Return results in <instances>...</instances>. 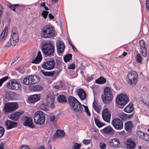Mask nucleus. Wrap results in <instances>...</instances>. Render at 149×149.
Wrapping results in <instances>:
<instances>
[{
  "mask_svg": "<svg viewBox=\"0 0 149 149\" xmlns=\"http://www.w3.org/2000/svg\"><path fill=\"white\" fill-rule=\"evenodd\" d=\"M41 50L44 54L48 56H52L55 50L54 46L51 42H46L43 44Z\"/></svg>",
  "mask_w": 149,
  "mask_h": 149,
  "instance_id": "f257e3e1",
  "label": "nucleus"
},
{
  "mask_svg": "<svg viewBox=\"0 0 149 149\" xmlns=\"http://www.w3.org/2000/svg\"><path fill=\"white\" fill-rule=\"evenodd\" d=\"M54 98L53 95L51 94L48 95L46 97L47 104L42 103L40 106V109L42 110H46L47 107L52 108L54 106Z\"/></svg>",
  "mask_w": 149,
  "mask_h": 149,
  "instance_id": "f03ea898",
  "label": "nucleus"
},
{
  "mask_svg": "<svg viewBox=\"0 0 149 149\" xmlns=\"http://www.w3.org/2000/svg\"><path fill=\"white\" fill-rule=\"evenodd\" d=\"M45 114L41 111H36L34 115V121L37 124H43L45 122Z\"/></svg>",
  "mask_w": 149,
  "mask_h": 149,
  "instance_id": "7ed1b4c3",
  "label": "nucleus"
},
{
  "mask_svg": "<svg viewBox=\"0 0 149 149\" xmlns=\"http://www.w3.org/2000/svg\"><path fill=\"white\" fill-rule=\"evenodd\" d=\"M41 33L45 38L51 37L55 35V31L53 27L50 26L44 27L42 29Z\"/></svg>",
  "mask_w": 149,
  "mask_h": 149,
  "instance_id": "20e7f679",
  "label": "nucleus"
},
{
  "mask_svg": "<svg viewBox=\"0 0 149 149\" xmlns=\"http://www.w3.org/2000/svg\"><path fill=\"white\" fill-rule=\"evenodd\" d=\"M138 75L136 72L131 71L128 73L127 79L128 83L132 86H135L137 82Z\"/></svg>",
  "mask_w": 149,
  "mask_h": 149,
  "instance_id": "39448f33",
  "label": "nucleus"
},
{
  "mask_svg": "<svg viewBox=\"0 0 149 149\" xmlns=\"http://www.w3.org/2000/svg\"><path fill=\"white\" fill-rule=\"evenodd\" d=\"M104 97H102L103 102L104 103H109L113 98L111 89L108 87H106L104 90Z\"/></svg>",
  "mask_w": 149,
  "mask_h": 149,
  "instance_id": "423d86ee",
  "label": "nucleus"
},
{
  "mask_svg": "<svg viewBox=\"0 0 149 149\" xmlns=\"http://www.w3.org/2000/svg\"><path fill=\"white\" fill-rule=\"evenodd\" d=\"M75 111H79L81 112L84 109V111L85 112L87 115L88 116L91 115V113L89 111L88 107L84 105H82L78 101L77 102L71 107Z\"/></svg>",
  "mask_w": 149,
  "mask_h": 149,
  "instance_id": "0eeeda50",
  "label": "nucleus"
},
{
  "mask_svg": "<svg viewBox=\"0 0 149 149\" xmlns=\"http://www.w3.org/2000/svg\"><path fill=\"white\" fill-rule=\"evenodd\" d=\"M116 100V103L118 105L124 106L128 102L129 98L126 94L122 93L117 95Z\"/></svg>",
  "mask_w": 149,
  "mask_h": 149,
  "instance_id": "6e6552de",
  "label": "nucleus"
},
{
  "mask_svg": "<svg viewBox=\"0 0 149 149\" xmlns=\"http://www.w3.org/2000/svg\"><path fill=\"white\" fill-rule=\"evenodd\" d=\"M18 107V104L16 102H8L4 105L3 110L5 112H11L14 111Z\"/></svg>",
  "mask_w": 149,
  "mask_h": 149,
  "instance_id": "1a4fd4ad",
  "label": "nucleus"
},
{
  "mask_svg": "<svg viewBox=\"0 0 149 149\" xmlns=\"http://www.w3.org/2000/svg\"><path fill=\"white\" fill-rule=\"evenodd\" d=\"M38 78L36 75L28 76L24 79L23 82L26 85H31L36 83L38 80Z\"/></svg>",
  "mask_w": 149,
  "mask_h": 149,
  "instance_id": "9d476101",
  "label": "nucleus"
},
{
  "mask_svg": "<svg viewBox=\"0 0 149 149\" xmlns=\"http://www.w3.org/2000/svg\"><path fill=\"white\" fill-rule=\"evenodd\" d=\"M113 126L116 129L121 130L123 127V124L122 122L119 118H115L111 122Z\"/></svg>",
  "mask_w": 149,
  "mask_h": 149,
  "instance_id": "9b49d317",
  "label": "nucleus"
},
{
  "mask_svg": "<svg viewBox=\"0 0 149 149\" xmlns=\"http://www.w3.org/2000/svg\"><path fill=\"white\" fill-rule=\"evenodd\" d=\"M102 115L103 119L105 121L108 123L110 122L111 114L107 108H105L103 109Z\"/></svg>",
  "mask_w": 149,
  "mask_h": 149,
  "instance_id": "f8f14e48",
  "label": "nucleus"
},
{
  "mask_svg": "<svg viewBox=\"0 0 149 149\" xmlns=\"http://www.w3.org/2000/svg\"><path fill=\"white\" fill-rule=\"evenodd\" d=\"M55 65V61L54 60H51L44 62L42 64V67L45 69L51 70L54 68Z\"/></svg>",
  "mask_w": 149,
  "mask_h": 149,
  "instance_id": "ddd939ff",
  "label": "nucleus"
},
{
  "mask_svg": "<svg viewBox=\"0 0 149 149\" xmlns=\"http://www.w3.org/2000/svg\"><path fill=\"white\" fill-rule=\"evenodd\" d=\"M7 87L13 90H17L19 87V85L16 80H13L7 83Z\"/></svg>",
  "mask_w": 149,
  "mask_h": 149,
  "instance_id": "4468645a",
  "label": "nucleus"
},
{
  "mask_svg": "<svg viewBox=\"0 0 149 149\" xmlns=\"http://www.w3.org/2000/svg\"><path fill=\"white\" fill-rule=\"evenodd\" d=\"M22 122L24 125L27 126L31 128H33L34 126L32 120L30 118L25 116L22 118Z\"/></svg>",
  "mask_w": 149,
  "mask_h": 149,
  "instance_id": "2eb2a0df",
  "label": "nucleus"
},
{
  "mask_svg": "<svg viewBox=\"0 0 149 149\" xmlns=\"http://www.w3.org/2000/svg\"><path fill=\"white\" fill-rule=\"evenodd\" d=\"M18 40L19 37L17 33L15 32H12L10 40L11 41L12 46L16 45L18 41Z\"/></svg>",
  "mask_w": 149,
  "mask_h": 149,
  "instance_id": "dca6fc26",
  "label": "nucleus"
},
{
  "mask_svg": "<svg viewBox=\"0 0 149 149\" xmlns=\"http://www.w3.org/2000/svg\"><path fill=\"white\" fill-rule=\"evenodd\" d=\"M18 94L13 91L7 92L6 93L5 98L8 100H13L16 99Z\"/></svg>",
  "mask_w": 149,
  "mask_h": 149,
  "instance_id": "f3484780",
  "label": "nucleus"
},
{
  "mask_svg": "<svg viewBox=\"0 0 149 149\" xmlns=\"http://www.w3.org/2000/svg\"><path fill=\"white\" fill-rule=\"evenodd\" d=\"M56 45L58 52L60 54L63 53L65 48L64 43L61 40H58L57 42Z\"/></svg>",
  "mask_w": 149,
  "mask_h": 149,
  "instance_id": "a211bd4d",
  "label": "nucleus"
},
{
  "mask_svg": "<svg viewBox=\"0 0 149 149\" xmlns=\"http://www.w3.org/2000/svg\"><path fill=\"white\" fill-rule=\"evenodd\" d=\"M139 45L141 53L143 56L144 57H146L147 55L146 48L145 44V42L143 40L139 41Z\"/></svg>",
  "mask_w": 149,
  "mask_h": 149,
  "instance_id": "6ab92c4d",
  "label": "nucleus"
},
{
  "mask_svg": "<svg viewBox=\"0 0 149 149\" xmlns=\"http://www.w3.org/2000/svg\"><path fill=\"white\" fill-rule=\"evenodd\" d=\"M76 92L81 100H84L86 98V94L83 89L81 88H77L76 90Z\"/></svg>",
  "mask_w": 149,
  "mask_h": 149,
  "instance_id": "aec40b11",
  "label": "nucleus"
},
{
  "mask_svg": "<svg viewBox=\"0 0 149 149\" xmlns=\"http://www.w3.org/2000/svg\"><path fill=\"white\" fill-rule=\"evenodd\" d=\"M110 145L115 148L119 147L120 142L119 140L116 138H113L110 140L109 141Z\"/></svg>",
  "mask_w": 149,
  "mask_h": 149,
  "instance_id": "412c9836",
  "label": "nucleus"
},
{
  "mask_svg": "<svg viewBox=\"0 0 149 149\" xmlns=\"http://www.w3.org/2000/svg\"><path fill=\"white\" fill-rule=\"evenodd\" d=\"M40 95L39 94H35L31 95L28 98L29 102L31 103H34L40 100Z\"/></svg>",
  "mask_w": 149,
  "mask_h": 149,
  "instance_id": "4be33fe9",
  "label": "nucleus"
},
{
  "mask_svg": "<svg viewBox=\"0 0 149 149\" xmlns=\"http://www.w3.org/2000/svg\"><path fill=\"white\" fill-rule=\"evenodd\" d=\"M8 30L5 27L0 35V42H3L6 40L8 35Z\"/></svg>",
  "mask_w": 149,
  "mask_h": 149,
  "instance_id": "5701e85b",
  "label": "nucleus"
},
{
  "mask_svg": "<svg viewBox=\"0 0 149 149\" xmlns=\"http://www.w3.org/2000/svg\"><path fill=\"white\" fill-rule=\"evenodd\" d=\"M126 146L127 148L129 149H134L135 147V142L131 139H127L126 142Z\"/></svg>",
  "mask_w": 149,
  "mask_h": 149,
  "instance_id": "b1692460",
  "label": "nucleus"
},
{
  "mask_svg": "<svg viewBox=\"0 0 149 149\" xmlns=\"http://www.w3.org/2000/svg\"><path fill=\"white\" fill-rule=\"evenodd\" d=\"M5 125L8 129H10L16 126L17 124L15 122L8 120L6 122Z\"/></svg>",
  "mask_w": 149,
  "mask_h": 149,
  "instance_id": "393cba45",
  "label": "nucleus"
},
{
  "mask_svg": "<svg viewBox=\"0 0 149 149\" xmlns=\"http://www.w3.org/2000/svg\"><path fill=\"white\" fill-rule=\"evenodd\" d=\"M65 136V132L62 130H56L54 134V138H61Z\"/></svg>",
  "mask_w": 149,
  "mask_h": 149,
  "instance_id": "a878e982",
  "label": "nucleus"
},
{
  "mask_svg": "<svg viewBox=\"0 0 149 149\" xmlns=\"http://www.w3.org/2000/svg\"><path fill=\"white\" fill-rule=\"evenodd\" d=\"M133 126L132 122L131 121H128L125 124V129L127 132H130Z\"/></svg>",
  "mask_w": 149,
  "mask_h": 149,
  "instance_id": "bb28decb",
  "label": "nucleus"
},
{
  "mask_svg": "<svg viewBox=\"0 0 149 149\" xmlns=\"http://www.w3.org/2000/svg\"><path fill=\"white\" fill-rule=\"evenodd\" d=\"M42 57L41 53L40 51L38 52L36 58L32 61V63H39L42 60Z\"/></svg>",
  "mask_w": 149,
  "mask_h": 149,
  "instance_id": "cd10ccee",
  "label": "nucleus"
},
{
  "mask_svg": "<svg viewBox=\"0 0 149 149\" xmlns=\"http://www.w3.org/2000/svg\"><path fill=\"white\" fill-rule=\"evenodd\" d=\"M103 131L106 134H111L114 133V130L110 126H108L104 128Z\"/></svg>",
  "mask_w": 149,
  "mask_h": 149,
  "instance_id": "c85d7f7f",
  "label": "nucleus"
},
{
  "mask_svg": "<svg viewBox=\"0 0 149 149\" xmlns=\"http://www.w3.org/2000/svg\"><path fill=\"white\" fill-rule=\"evenodd\" d=\"M21 114V113L19 112L16 111L12 113L10 116V119L11 120L16 121L19 117Z\"/></svg>",
  "mask_w": 149,
  "mask_h": 149,
  "instance_id": "c756f323",
  "label": "nucleus"
},
{
  "mask_svg": "<svg viewBox=\"0 0 149 149\" xmlns=\"http://www.w3.org/2000/svg\"><path fill=\"white\" fill-rule=\"evenodd\" d=\"M78 101L76 99L73 97L70 96L68 98V102L71 107L73 106L74 104Z\"/></svg>",
  "mask_w": 149,
  "mask_h": 149,
  "instance_id": "7c9ffc66",
  "label": "nucleus"
},
{
  "mask_svg": "<svg viewBox=\"0 0 149 149\" xmlns=\"http://www.w3.org/2000/svg\"><path fill=\"white\" fill-rule=\"evenodd\" d=\"M124 111L128 113L132 112L134 110V107L132 104H129L124 109Z\"/></svg>",
  "mask_w": 149,
  "mask_h": 149,
  "instance_id": "2f4dec72",
  "label": "nucleus"
},
{
  "mask_svg": "<svg viewBox=\"0 0 149 149\" xmlns=\"http://www.w3.org/2000/svg\"><path fill=\"white\" fill-rule=\"evenodd\" d=\"M41 72L45 76H53L54 75V72L50 71V72H47L43 70H41Z\"/></svg>",
  "mask_w": 149,
  "mask_h": 149,
  "instance_id": "473e14b6",
  "label": "nucleus"
},
{
  "mask_svg": "<svg viewBox=\"0 0 149 149\" xmlns=\"http://www.w3.org/2000/svg\"><path fill=\"white\" fill-rule=\"evenodd\" d=\"M106 81V80L105 79L102 77H101L95 80V82L96 83L102 84L105 83Z\"/></svg>",
  "mask_w": 149,
  "mask_h": 149,
  "instance_id": "72a5a7b5",
  "label": "nucleus"
},
{
  "mask_svg": "<svg viewBox=\"0 0 149 149\" xmlns=\"http://www.w3.org/2000/svg\"><path fill=\"white\" fill-rule=\"evenodd\" d=\"M142 101L145 104L149 106V95L147 94H145Z\"/></svg>",
  "mask_w": 149,
  "mask_h": 149,
  "instance_id": "f704fd0d",
  "label": "nucleus"
},
{
  "mask_svg": "<svg viewBox=\"0 0 149 149\" xmlns=\"http://www.w3.org/2000/svg\"><path fill=\"white\" fill-rule=\"evenodd\" d=\"M57 100L58 102L61 103L66 102V100L65 97L64 95H59L57 97Z\"/></svg>",
  "mask_w": 149,
  "mask_h": 149,
  "instance_id": "c9c22d12",
  "label": "nucleus"
},
{
  "mask_svg": "<svg viewBox=\"0 0 149 149\" xmlns=\"http://www.w3.org/2000/svg\"><path fill=\"white\" fill-rule=\"evenodd\" d=\"M93 107L95 110L98 113L100 111V107L98 104L95 102V100L93 102Z\"/></svg>",
  "mask_w": 149,
  "mask_h": 149,
  "instance_id": "e433bc0d",
  "label": "nucleus"
},
{
  "mask_svg": "<svg viewBox=\"0 0 149 149\" xmlns=\"http://www.w3.org/2000/svg\"><path fill=\"white\" fill-rule=\"evenodd\" d=\"M133 114H132L130 115H127L125 114V113H123L120 114L119 117L120 118L124 120L127 117H128V118H129L131 117H133Z\"/></svg>",
  "mask_w": 149,
  "mask_h": 149,
  "instance_id": "4c0bfd02",
  "label": "nucleus"
},
{
  "mask_svg": "<svg viewBox=\"0 0 149 149\" xmlns=\"http://www.w3.org/2000/svg\"><path fill=\"white\" fill-rule=\"evenodd\" d=\"M42 87L40 85H37L33 86L32 87V89L34 91H38L41 90Z\"/></svg>",
  "mask_w": 149,
  "mask_h": 149,
  "instance_id": "58836bf2",
  "label": "nucleus"
},
{
  "mask_svg": "<svg viewBox=\"0 0 149 149\" xmlns=\"http://www.w3.org/2000/svg\"><path fill=\"white\" fill-rule=\"evenodd\" d=\"M145 134V133L140 130H138L137 132V136L142 139H143Z\"/></svg>",
  "mask_w": 149,
  "mask_h": 149,
  "instance_id": "ea45409f",
  "label": "nucleus"
},
{
  "mask_svg": "<svg viewBox=\"0 0 149 149\" xmlns=\"http://www.w3.org/2000/svg\"><path fill=\"white\" fill-rule=\"evenodd\" d=\"M95 121L96 124L98 127H101L104 125V123L100 122L97 119H95Z\"/></svg>",
  "mask_w": 149,
  "mask_h": 149,
  "instance_id": "a19ab883",
  "label": "nucleus"
},
{
  "mask_svg": "<svg viewBox=\"0 0 149 149\" xmlns=\"http://www.w3.org/2000/svg\"><path fill=\"white\" fill-rule=\"evenodd\" d=\"M58 117L57 116H56L54 115L51 116L50 117V119L51 121L53 123L56 122L58 119Z\"/></svg>",
  "mask_w": 149,
  "mask_h": 149,
  "instance_id": "79ce46f5",
  "label": "nucleus"
},
{
  "mask_svg": "<svg viewBox=\"0 0 149 149\" xmlns=\"http://www.w3.org/2000/svg\"><path fill=\"white\" fill-rule=\"evenodd\" d=\"M72 57V55L71 54L66 55L64 57V61L65 62L69 61Z\"/></svg>",
  "mask_w": 149,
  "mask_h": 149,
  "instance_id": "37998d69",
  "label": "nucleus"
},
{
  "mask_svg": "<svg viewBox=\"0 0 149 149\" xmlns=\"http://www.w3.org/2000/svg\"><path fill=\"white\" fill-rule=\"evenodd\" d=\"M81 147L80 145L77 143H74L72 144V149H79Z\"/></svg>",
  "mask_w": 149,
  "mask_h": 149,
  "instance_id": "c03bdc74",
  "label": "nucleus"
},
{
  "mask_svg": "<svg viewBox=\"0 0 149 149\" xmlns=\"http://www.w3.org/2000/svg\"><path fill=\"white\" fill-rule=\"evenodd\" d=\"M17 6H19V5L18 4L13 5V4H10L9 5V7L13 11H15L16 9H17Z\"/></svg>",
  "mask_w": 149,
  "mask_h": 149,
  "instance_id": "a18cd8bd",
  "label": "nucleus"
},
{
  "mask_svg": "<svg viewBox=\"0 0 149 149\" xmlns=\"http://www.w3.org/2000/svg\"><path fill=\"white\" fill-rule=\"evenodd\" d=\"M8 79V76H5L0 79V86H1L2 83L4 81H6Z\"/></svg>",
  "mask_w": 149,
  "mask_h": 149,
  "instance_id": "49530a36",
  "label": "nucleus"
},
{
  "mask_svg": "<svg viewBox=\"0 0 149 149\" xmlns=\"http://www.w3.org/2000/svg\"><path fill=\"white\" fill-rule=\"evenodd\" d=\"M82 142L85 145H88L91 143V141L90 139H84L83 141Z\"/></svg>",
  "mask_w": 149,
  "mask_h": 149,
  "instance_id": "de8ad7c7",
  "label": "nucleus"
},
{
  "mask_svg": "<svg viewBox=\"0 0 149 149\" xmlns=\"http://www.w3.org/2000/svg\"><path fill=\"white\" fill-rule=\"evenodd\" d=\"M12 45L11 43V41L7 42L6 44L4 45V48L6 49H7L9 48Z\"/></svg>",
  "mask_w": 149,
  "mask_h": 149,
  "instance_id": "09e8293b",
  "label": "nucleus"
},
{
  "mask_svg": "<svg viewBox=\"0 0 149 149\" xmlns=\"http://www.w3.org/2000/svg\"><path fill=\"white\" fill-rule=\"evenodd\" d=\"M99 146L101 149H105L106 147V145L104 143L100 142L99 144Z\"/></svg>",
  "mask_w": 149,
  "mask_h": 149,
  "instance_id": "8fccbe9b",
  "label": "nucleus"
},
{
  "mask_svg": "<svg viewBox=\"0 0 149 149\" xmlns=\"http://www.w3.org/2000/svg\"><path fill=\"white\" fill-rule=\"evenodd\" d=\"M136 59L137 61L139 63H141L142 61V58L139 54H138L136 56Z\"/></svg>",
  "mask_w": 149,
  "mask_h": 149,
  "instance_id": "3c124183",
  "label": "nucleus"
},
{
  "mask_svg": "<svg viewBox=\"0 0 149 149\" xmlns=\"http://www.w3.org/2000/svg\"><path fill=\"white\" fill-rule=\"evenodd\" d=\"M63 86L62 84H61L60 86H59L57 85H54L53 87L56 89L59 90L61 89Z\"/></svg>",
  "mask_w": 149,
  "mask_h": 149,
  "instance_id": "603ef678",
  "label": "nucleus"
},
{
  "mask_svg": "<svg viewBox=\"0 0 149 149\" xmlns=\"http://www.w3.org/2000/svg\"><path fill=\"white\" fill-rule=\"evenodd\" d=\"M143 140L145 141H149V135L146 133L144 135V137L143 138Z\"/></svg>",
  "mask_w": 149,
  "mask_h": 149,
  "instance_id": "864d4df0",
  "label": "nucleus"
},
{
  "mask_svg": "<svg viewBox=\"0 0 149 149\" xmlns=\"http://www.w3.org/2000/svg\"><path fill=\"white\" fill-rule=\"evenodd\" d=\"M48 13V12L44 10L42 12V14L44 18H46Z\"/></svg>",
  "mask_w": 149,
  "mask_h": 149,
  "instance_id": "5fc2aeb1",
  "label": "nucleus"
},
{
  "mask_svg": "<svg viewBox=\"0 0 149 149\" xmlns=\"http://www.w3.org/2000/svg\"><path fill=\"white\" fill-rule=\"evenodd\" d=\"M4 130L3 129L2 127L0 126V137H2L3 136L4 133Z\"/></svg>",
  "mask_w": 149,
  "mask_h": 149,
  "instance_id": "6e6d98bb",
  "label": "nucleus"
},
{
  "mask_svg": "<svg viewBox=\"0 0 149 149\" xmlns=\"http://www.w3.org/2000/svg\"><path fill=\"white\" fill-rule=\"evenodd\" d=\"M68 68L70 69L74 70L75 68V65L74 63H72L68 66Z\"/></svg>",
  "mask_w": 149,
  "mask_h": 149,
  "instance_id": "4d7b16f0",
  "label": "nucleus"
},
{
  "mask_svg": "<svg viewBox=\"0 0 149 149\" xmlns=\"http://www.w3.org/2000/svg\"><path fill=\"white\" fill-rule=\"evenodd\" d=\"M29 147L27 145H24L21 147V149H29Z\"/></svg>",
  "mask_w": 149,
  "mask_h": 149,
  "instance_id": "13d9d810",
  "label": "nucleus"
},
{
  "mask_svg": "<svg viewBox=\"0 0 149 149\" xmlns=\"http://www.w3.org/2000/svg\"><path fill=\"white\" fill-rule=\"evenodd\" d=\"M18 59L17 57H16L12 61V62L11 63V64H12L13 63H14Z\"/></svg>",
  "mask_w": 149,
  "mask_h": 149,
  "instance_id": "bf43d9fd",
  "label": "nucleus"
},
{
  "mask_svg": "<svg viewBox=\"0 0 149 149\" xmlns=\"http://www.w3.org/2000/svg\"><path fill=\"white\" fill-rule=\"evenodd\" d=\"M143 129V128L142 126L141 125H139L137 129L138 130H142Z\"/></svg>",
  "mask_w": 149,
  "mask_h": 149,
  "instance_id": "052dcab7",
  "label": "nucleus"
},
{
  "mask_svg": "<svg viewBox=\"0 0 149 149\" xmlns=\"http://www.w3.org/2000/svg\"><path fill=\"white\" fill-rule=\"evenodd\" d=\"M48 16L49 18L51 19H52L54 18V17L51 13H49Z\"/></svg>",
  "mask_w": 149,
  "mask_h": 149,
  "instance_id": "680f3d73",
  "label": "nucleus"
},
{
  "mask_svg": "<svg viewBox=\"0 0 149 149\" xmlns=\"http://www.w3.org/2000/svg\"><path fill=\"white\" fill-rule=\"evenodd\" d=\"M4 144L3 143H1L0 144V149H3V146Z\"/></svg>",
  "mask_w": 149,
  "mask_h": 149,
  "instance_id": "e2e57ef3",
  "label": "nucleus"
},
{
  "mask_svg": "<svg viewBox=\"0 0 149 149\" xmlns=\"http://www.w3.org/2000/svg\"><path fill=\"white\" fill-rule=\"evenodd\" d=\"M72 48L73 50L75 52H77V50L73 46L72 47Z\"/></svg>",
  "mask_w": 149,
  "mask_h": 149,
  "instance_id": "0e129e2a",
  "label": "nucleus"
},
{
  "mask_svg": "<svg viewBox=\"0 0 149 149\" xmlns=\"http://www.w3.org/2000/svg\"><path fill=\"white\" fill-rule=\"evenodd\" d=\"M3 10H1L0 11V19L1 18L2 15V12H3Z\"/></svg>",
  "mask_w": 149,
  "mask_h": 149,
  "instance_id": "69168bd1",
  "label": "nucleus"
},
{
  "mask_svg": "<svg viewBox=\"0 0 149 149\" xmlns=\"http://www.w3.org/2000/svg\"><path fill=\"white\" fill-rule=\"evenodd\" d=\"M40 5L42 6H43L44 7L46 6L45 3H41Z\"/></svg>",
  "mask_w": 149,
  "mask_h": 149,
  "instance_id": "338daca9",
  "label": "nucleus"
},
{
  "mask_svg": "<svg viewBox=\"0 0 149 149\" xmlns=\"http://www.w3.org/2000/svg\"><path fill=\"white\" fill-rule=\"evenodd\" d=\"M37 149H45L44 147L43 146H41L39 148H38Z\"/></svg>",
  "mask_w": 149,
  "mask_h": 149,
  "instance_id": "774afa93",
  "label": "nucleus"
}]
</instances>
